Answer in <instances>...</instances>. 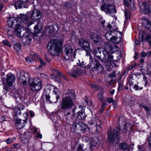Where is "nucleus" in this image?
Segmentation results:
<instances>
[{
    "instance_id": "1",
    "label": "nucleus",
    "mask_w": 151,
    "mask_h": 151,
    "mask_svg": "<svg viewBox=\"0 0 151 151\" xmlns=\"http://www.w3.org/2000/svg\"><path fill=\"white\" fill-rule=\"evenodd\" d=\"M105 45L106 50L96 47L94 50V53L99 60L106 65L114 64L116 60L114 59L112 53L117 50V46L109 42H106Z\"/></svg>"
},
{
    "instance_id": "2",
    "label": "nucleus",
    "mask_w": 151,
    "mask_h": 151,
    "mask_svg": "<svg viewBox=\"0 0 151 151\" xmlns=\"http://www.w3.org/2000/svg\"><path fill=\"white\" fill-rule=\"evenodd\" d=\"M76 97V94L74 90H69L61 101V109L64 110L71 109L74 106Z\"/></svg>"
},
{
    "instance_id": "3",
    "label": "nucleus",
    "mask_w": 151,
    "mask_h": 151,
    "mask_svg": "<svg viewBox=\"0 0 151 151\" xmlns=\"http://www.w3.org/2000/svg\"><path fill=\"white\" fill-rule=\"evenodd\" d=\"M62 46L60 41L57 40H52L48 44V50L51 56H57L60 54Z\"/></svg>"
},
{
    "instance_id": "4",
    "label": "nucleus",
    "mask_w": 151,
    "mask_h": 151,
    "mask_svg": "<svg viewBox=\"0 0 151 151\" xmlns=\"http://www.w3.org/2000/svg\"><path fill=\"white\" fill-rule=\"evenodd\" d=\"M87 126L84 123L78 122L76 119L73 121L70 127L71 132L75 135H79L85 133Z\"/></svg>"
},
{
    "instance_id": "5",
    "label": "nucleus",
    "mask_w": 151,
    "mask_h": 151,
    "mask_svg": "<svg viewBox=\"0 0 151 151\" xmlns=\"http://www.w3.org/2000/svg\"><path fill=\"white\" fill-rule=\"evenodd\" d=\"M63 51L64 53L63 57L65 60L70 62L74 60L75 59L76 52L72 47L69 45H65L63 47Z\"/></svg>"
},
{
    "instance_id": "6",
    "label": "nucleus",
    "mask_w": 151,
    "mask_h": 151,
    "mask_svg": "<svg viewBox=\"0 0 151 151\" xmlns=\"http://www.w3.org/2000/svg\"><path fill=\"white\" fill-rule=\"evenodd\" d=\"M14 33L18 37H25L27 43L30 44L31 39L29 38V33L24 27H16L14 30Z\"/></svg>"
},
{
    "instance_id": "7",
    "label": "nucleus",
    "mask_w": 151,
    "mask_h": 151,
    "mask_svg": "<svg viewBox=\"0 0 151 151\" xmlns=\"http://www.w3.org/2000/svg\"><path fill=\"white\" fill-rule=\"evenodd\" d=\"M127 131V129L125 127L122 130L118 127H116L113 132H108V139L110 142H112L113 143L115 141L116 139L120 136V134H122L125 133Z\"/></svg>"
},
{
    "instance_id": "8",
    "label": "nucleus",
    "mask_w": 151,
    "mask_h": 151,
    "mask_svg": "<svg viewBox=\"0 0 151 151\" xmlns=\"http://www.w3.org/2000/svg\"><path fill=\"white\" fill-rule=\"evenodd\" d=\"M73 115L79 120H84L86 117L84 110L80 106H75L73 110Z\"/></svg>"
},
{
    "instance_id": "9",
    "label": "nucleus",
    "mask_w": 151,
    "mask_h": 151,
    "mask_svg": "<svg viewBox=\"0 0 151 151\" xmlns=\"http://www.w3.org/2000/svg\"><path fill=\"white\" fill-rule=\"evenodd\" d=\"M29 83L30 88L33 91H38L42 88V81L38 78H35L33 82Z\"/></svg>"
},
{
    "instance_id": "10",
    "label": "nucleus",
    "mask_w": 151,
    "mask_h": 151,
    "mask_svg": "<svg viewBox=\"0 0 151 151\" xmlns=\"http://www.w3.org/2000/svg\"><path fill=\"white\" fill-rule=\"evenodd\" d=\"M19 19L20 20L21 24L23 26L27 27L28 29V27L33 23V22L30 20L27 15L21 14L19 16Z\"/></svg>"
},
{
    "instance_id": "11",
    "label": "nucleus",
    "mask_w": 151,
    "mask_h": 151,
    "mask_svg": "<svg viewBox=\"0 0 151 151\" xmlns=\"http://www.w3.org/2000/svg\"><path fill=\"white\" fill-rule=\"evenodd\" d=\"M104 92V89L101 88L97 95L98 99L100 101L102 102L101 109L99 110V112L100 114L102 113V111L104 110V108L107 105V101L106 100H104V98L103 96V93Z\"/></svg>"
},
{
    "instance_id": "12",
    "label": "nucleus",
    "mask_w": 151,
    "mask_h": 151,
    "mask_svg": "<svg viewBox=\"0 0 151 151\" xmlns=\"http://www.w3.org/2000/svg\"><path fill=\"white\" fill-rule=\"evenodd\" d=\"M101 9L108 14H110L112 12L116 13L115 10V6L113 5L108 4H103L101 6Z\"/></svg>"
},
{
    "instance_id": "13",
    "label": "nucleus",
    "mask_w": 151,
    "mask_h": 151,
    "mask_svg": "<svg viewBox=\"0 0 151 151\" xmlns=\"http://www.w3.org/2000/svg\"><path fill=\"white\" fill-rule=\"evenodd\" d=\"M17 76L18 81L20 83L22 84L23 85H25L27 83V81L26 77H28V82L29 83H30V77L28 73H27L23 75H22L20 73H19L18 74Z\"/></svg>"
},
{
    "instance_id": "14",
    "label": "nucleus",
    "mask_w": 151,
    "mask_h": 151,
    "mask_svg": "<svg viewBox=\"0 0 151 151\" xmlns=\"http://www.w3.org/2000/svg\"><path fill=\"white\" fill-rule=\"evenodd\" d=\"M6 76V81L7 85L11 86L14 82L16 79L15 76L12 73H10L7 75Z\"/></svg>"
},
{
    "instance_id": "15",
    "label": "nucleus",
    "mask_w": 151,
    "mask_h": 151,
    "mask_svg": "<svg viewBox=\"0 0 151 151\" xmlns=\"http://www.w3.org/2000/svg\"><path fill=\"white\" fill-rule=\"evenodd\" d=\"M24 107L21 105H19L14 110V119L19 118L21 114V110L24 109Z\"/></svg>"
},
{
    "instance_id": "16",
    "label": "nucleus",
    "mask_w": 151,
    "mask_h": 151,
    "mask_svg": "<svg viewBox=\"0 0 151 151\" xmlns=\"http://www.w3.org/2000/svg\"><path fill=\"white\" fill-rule=\"evenodd\" d=\"M41 17V14L39 11L37 9L34 10L31 14L30 18L34 21H37Z\"/></svg>"
},
{
    "instance_id": "17",
    "label": "nucleus",
    "mask_w": 151,
    "mask_h": 151,
    "mask_svg": "<svg viewBox=\"0 0 151 151\" xmlns=\"http://www.w3.org/2000/svg\"><path fill=\"white\" fill-rule=\"evenodd\" d=\"M79 44L81 47L86 50H88L90 48V46L88 42L84 40L83 38H81L79 40Z\"/></svg>"
},
{
    "instance_id": "18",
    "label": "nucleus",
    "mask_w": 151,
    "mask_h": 151,
    "mask_svg": "<svg viewBox=\"0 0 151 151\" xmlns=\"http://www.w3.org/2000/svg\"><path fill=\"white\" fill-rule=\"evenodd\" d=\"M82 73V70L78 68L76 70H73L72 71H69L67 72L68 75L74 78H76L81 75Z\"/></svg>"
},
{
    "instance_id": "19",
    "label": "nucleus",
    "mask_w": 151,
    "mask_h": 151,
    "mask_svg": "<svg viewBox=\"0 0 151 151\" xmlns=\"http://www.w3.org/2000/svg\"><path fill=\"white\" fill-rule=\"evenodd\" d=\"M16 121L15 125L17 128L18 129H22L25 125L26 121L25 120H21L19 118L15 119Z\"/></svg>"
},
{
    "instance_id": "20",
    "label": "nucleus",
    "mask_w": 151,
    "mask_h": 151,
    "mask_svg": "<svg viewBox=\"0 0 151 151\" xmlns=\"http://www.w3.org/2000/svg\"><path fill=\"white\" fill-rule=\"evenodd\" d=\"M141 3L142 5L141 7L143 12L145 13H150L151 11L149 4L145 2H142Z\"/></svg>"
},
{
    "instance_id": "21",
    "label": "nucleus",
    "mask_w": 151,
    "mask_h": 151,
    "mask_svg": "<svg viewBox=\"0 0 151 151\" xmlns=\"http://www.w3.org/2000/svg\"><path fill=\"white\" fill-rule=\"evenodd\" d=\"M124 3L128 8L132 10L134 9V0H128V2L126 0H124Z\"/></svg>"
},
{
    "instance_id": "22",
    "label": "nucleus",
    "mask_w": 151,
    "mask_h": 151,
    "mask_svg": "<svg viewBox=\"0 0 151 151\" xmlns=\"http://www.w3.org/2000/svg\"><path fill=\"white\" fill-rule=\"evenodd\" d=\"M101 124V122L99 120H91L89 122V124L91 125H93L95 128V130L96 131L98 129V127L101 128V126L100 125Z\"/></svg>"
},
{
    "instance_id": "23",
    "label": "nucleus",
    "mask_w": 151,
    "mask_h": 151,
    "mask_svg": "<svg viewBox=\"0 0 151 151\" xmlns=\"http://www.w3.org/2000/svg\"><path fill=\"white\" fill-rule=\"evenodd\" d=\"M79 63H77L78 65L82 67L83 68H91L92 65L93 64V63H92V61H90V62L87 65L86 64V63L83 61H81V62L80 61L78 60Z\"/></svg>"
},
{
    "instance_id": "24",
    "label": "nucleus",
    "mask_w": 151,
    "mask_h": 151,
    "mask_svg": "<svg viewBox=\"0 0 151 151\" xmlns=\"http://www.w3.org/2000/svg\"><path fill=\"white\" fill-rule=\"evenodd\" d=\"M115 33H114L112 30L108 31L106 32L105 36L106 38L108 40H110L111 39L116 35Z\"/></svg>"
},
{
    "instance_id": "25",
    "label": "nucleus",
    "mask_w": 151,
    "mask_h": 151,
    "mask_svg": "<svg viewBox=\"0 0 151 151\" xmlns=\"http://www.w3.org/2000/svg\"><path fill=\"white\" fill-rule=\"evenodd\" d=\"M90 37L93 40L94 42L97 43L99 42V36L94 32H92L90 35Z\"/></svg>"
},
{
    "instance_id": "26",
    "label": "nucleus",
    "mask_w": 151,
    "mask_h": 151,
    "mask_svg": "<svg viewBox=\"0 0 151 151\" xmlns=\"http://www.w3.org/2000/svg\"><path fill=\"white\" fill-rule=\"evenodd\" d=\"M55 26H46L45 28V32L49 34H52L55 31Z\"/></svg>"
},
{
    "instance_id": "27",
    "label": "nucleus",
    "mask_w": 151,
    "mask_h": 151,
    "mask_svg": "<svg viewBox=\"0 0 151 151\" xmlns=\"http://www.w3.org/2000/svg\"><path fill=\"white\" fill-rule=\"evenodd\" d=\"M16 21V20L13 17H9L7 21L9 27H12V26L15 22Z\"/></svg>"
},
{
    "instance_id": "28",
    "label": "nucleus",
    "mask_w": 151,
    "mask_h": 151,
    "mask_svg": "<svg viewBox=\"0 0 151 151\" xmlns=\"http://www.w3.org/2000/svg\"><path fill=\"white\" fill-rule=\"evenodd\" d=\"M58 90L57 88L55 87L54 88V91H53L55 94L53 95V97L54 98L52 99V100L53 101H57L60 98V96L58 95H57Z\"/></svg>"
},
{
    "instance_id": "29",
    "label": "nucleus",
    "mask_w": 151,
    "mask_h": 151,
    "mask_svg": "<svg viewBox=\"0 0 151 151\" xmlns=\"http://www.w3.org/2000/svg\"><path fill=\"white\" fill-rule=\"evenodd\" d=\"M107 27L110 30H112L114 33H115L117 30V27L115 25V24L113 23H112L111 24H108Z\"/></svg>"
},
{
    "instance_id": "30",
    "label": "nucleus",
    "mask_w": 151,
    "mask_h": 151,
    "mask_svg": "<svg viewBox=\"0 0 151 151\" xmlns=\"http://www.w3.org/2000/svg\"><path fill=\"white\" fill-rule=\"evenodd\" d=\"M94 68L96 69L100 72L102 71L103 70V67L100 63L99 61L96 62Z\"/></svg>"
},
{
    "instance_id": "31",
    "label": "nucleus",
    "mask_w": 151,
    "mask_h": 151,
    "mask_svg": "<svg viewBox=\"0 0 151 151\" xmlns=\"http://www.w3.org/2000/svg\"><path fill=\"white\" fill-rule=\"evenodd\" d=\"M29 54L33 59H39V58H40L39 55L37 53L33 51L30 52Z\"/></svg>"
},
{
    "instance_id": "32",
    "label": "nucleus",
    "mask_w": 151,
    "mask_h": 151,
    "mask_svg": "<svg viewBox=\"0 0 151 151\" xmlns=\"http://www.w3.org/2000/svg\"><path fill=\"white\" fill-rule=\"evenodd\" d=\"M150 20L146 18H142V25L144 27V28H145V27L147 26V25L149 23Z\"/></svg>"
},
{
    "instance_id": "33",
    "label": "nucleus",
    "mask_w": 151,
    "mask_h": 151,
    "mask_svg": "<svg viewBox=\"0 0 151 151\" xmlns=\"http://www.w3.org/2000/svg\"><path fill=\"white\" fill-rule=\"evenodd\" d=\"M39 24L36 25L34 27V29H35V32L37 34L39 33L40 32L42 29V25L41 24L40 25V27L39 28L38 26Z\"/></svg>"
},
{
    "instance_id": "34",
    "label": "nucleus",
    "mask_w": 151,
    "mask_h": 151,
    "mask_svg": "<svg viewBox=\"0 0 151 151\" xmlns=\"http://www.w3.org/2000/svg\"><path fill=\"white\" fill-rule=\"evenodd\" d=\"M14 47L15 50L18 52H20L21 51V47L19 44L17 43L14 46Z\"/></svg>"
},
{
    "instance_id": "35",
    "label": "nucleus",
    "mask_w": 151,
    "mask_h": 151,
    "mask_svg": "<svg viewBox=\"0 0 151 151\" xmlns=\"http://www.w3.org/2000/svg\"><path fill=\"white\" fill-rule=\"evenodd\" d=\"M116 35L114 37H113L111 40L110 41H111L113 43L119 44L120 42V40L118 38L116 37Z\"/></svg>"
},
{
    "instance_id": "36",
    "label": "nucleus",
    "mask_w": 151,
    "mask_h": 151,
    "mask_svg": "<svg viewBox=\"0 0 151 151\" xmlns=\"http://www.w3.org/2000/svg\"><path fill=\"white\" fill-rule=\"evenodd\" d=\"M151 40V36L150 35H147L145 37V39L143 37H142L141 38V40L142 42H144L145 40L148 42Z\"/></svg>"
},
{
    "instance_id": "37",
    "label": "nucleus",
    "mask_w": 151,
    "mask_h": 151,
    "mask_svg": "<svg viewBox=\"0 0 151 151\" xmlns=\"http://www.w3.org/2000/svg\"><path fill=\"white\" fill-rule=\"evenodd\" d=\"M119 147L122 150H127V146L126 143H121L119 145Z\"/></svg>"
},
{
    "instance_id": "38",
    "label": "nucleus",
    "mask_w": 151,
    "mask_h": 151,
    "mask_svg": "<svg viewBox=\"0 0 151 151\" xmlns=\"http://www.w3.org/2000/svg\"><path fill=\"white\" fill-rule=\"evenodd\" d=\"M22 4L20 1H17L15 4V7L16 9L22 8Z\"/></svg>"
},
{
    "instance_id": "39",
    "label": "nucleus",
    "mask_w": 151,
    "mask_h": 151,
    "mask_svg": "<svg viewBox=\"0 0 151 151\" xmlns=\"http://www.w3.org/2000/svg\"><path fill=\"white\" fill-rule=\"evenodd\" d=\"M2 43L3 45L7 46L9 47H10L12 46L10 43L6 40H4L2 41Z\"/></svg>"
},
{
    "instance_id": "40",
    "label": "nucleus",
    "mask_w": 151,
    "mask_h": 151,
    "mask_svg": "<svg viewBox=\"0 0 151 151\" xmlns=\"http://www.w3.org/2000/svg\"><path fill=\"white\" fill-rule=\"evenodd\" d=\"M53 74L56 76V75H58L59 76L61 75V73L57 70L55 69H53L52 70Z\"/></svg>"
},
{
    "instance_id": "41",
    "label": "nucleus",
    "mask_w": 151,
    "mask_h": 151,
    "mask_svg": "<svg viewBox=\"0 0 151 151\" xmlns=\"http://www.w3.org/2000/svg\"><path fill=\"white\" fill-rule=\"evenodd\" d=\"M39 60L41 63V65L39 66V68H40L42 66H45L46 65L45 63L40 58H39Z\"/></svg>"
},
{
    "instance_id": "42",
    "label": "nucleus",
    "mask_w": 151,
    "mask_h": 151,
    "mask_svg": "<svg viewBox=\"0 0 151 151\" xmlns=\"http://www.w3.org/2000/svg\"><path fill=\"white\" fill-rule=\"evenodd\" d=\"M50 77L52 79H54V81H58V78L56 76L54 75L53 74H51L50 76Z\"/></svg>"
},
{
    "instance_id": "43",
    "label": "nucleus",
    "mask_w": 151,
    "mask_h": 151,
    "mask_svg": "<svg viewBox=\"0 0 151 151\" xmlns=\"http://www.w3.org/2000/svg\"><path fill=\"white\" fill-rule=\"evenodd\" d=\"M135 102V100L134 98L133 97H131L129 99V104L130 105H133Z\"/></svg>"
},
{
    "instance_id": "44",
    "label": "nucleus",
    "mask_w": 151,
    "mask_h": 151,
    "mask_svg": "<svg viewBox=\"0 0 151 151\" xmlns=\"http://www.w3.org/2000/svg\"><path fill=\"white\" fill-rule=\"evenodd\" d=\"M86 55L87 56H89V59L90 60V61H92V63H93V60L92 56L91 55V54L89 52L87 51V50H86Z\"/></svg>"
},
{
    "instance_id": "45",
    "label": "nucleus",
    "mask_w": 151,
    "mask_h": 151,
    "mask_svg": "<svg viewBox=\"0 0 151 151\" xmlns=\"http://www.w3.org/2000/svg\"><path fill=\"white\" fill-rule=\"evenodd\" d=\"M145 109L146 111L147 115L148 116H150V111H151V108L150 107H147V108Z\"/></svg>"
},
{
    "instance_id": "46",
    "label": "nucleus",
    "mask_w": 151,
    "mask_h": 151,
    "mask_svg": "<svg viewBox=\"0 0 151 151\" xmlns=\"http://www.w3.org/2000/svg\"><path fill=\"white\" fill-rule=\"evenodd\" d=\"M16 91V90L14 89L13 90V96L14 98H16L17 97H20L21 96L20 94H19L18 93L16 94L15 92Z\"/></svg>"
},
{
    "instance_id": "47",
    "label": "nucleus",
    "mask_w": 151,
    "mask_h": 151,
    "mask_svg": "<svg viewBox=\"0 0 151 151\" xmlns=\"http://www.w3.org/2000/svg\"><path fill=\"white\" fill-rule=\"evenodd\" d=\"M26 60L27 62L28 63H32L33 60L31 58L29 57H27L26 58Z\"/></svg>"
},
{
    "instance_id": "48",
    "label": "nucleus",
    "mask_w": 151,
    "mask_h": 151,
    "mask_svg": "<svg viewBox=\"0 0 151 151\" xmlns=\"http://www.w3.org/2000/svg\"><path fill=\"white\" fill-rule=\"evenodd\" d=\"M145 29L151 31V22L150 21L149 24L145 27Z\"/></svg>"
},
{
    "instance_id": "49",
    "label": "nucleus",
    "mask_w": 151,
    "mask_h": 151,
    "mask_svg": "<svg viewBox=\"0 0 151 151\" xmlns=\"http://www.w3.org/2000/svg\"><path fill=\"white\" fill-rule=\"evenodd\" d=\"M52 99H53L54 98V97H53V96L51 97V100H50V96H49V95H46V99L47 100H48L49 101H50L51 102H56V101H53L52 100Z\"/></svg>"
},
{
    "instance_id": "50",
    "label": "nucleus",
    "mask_w": 151,
    "mask_h": 151,
    "mask_svg": "<svg viewBox=\"0 0 151 151\" xmlns=\"http://www.w3.org/2000/svg\"><path fill=\"white\" fill-rule=\"evenodd\" d=\"M134 88L136 90H137L142 89L143 88V87H141L138 86L137 85L135 84L134 85Z\"/></svg>"
},
{
    "instance_id": "51",
    "label": "nucleus",
    "mask_w": 151,
    "mask_h": 151,
    "mask_svg": "<svg viewBox=\"0 0 151 151\" xmlns=\"http://www.w3.org/2000/svg\"><path fill=\"white\" fill-rule=\"evenodd\" d=\"M116 72L115 71H113L109 74V76L110 78L114 77L116 76Z\"/></svg>"
},
{
    "instance_id": "52",
    "label": "nucleus",
    "mask_w": 151,
    "mask_h": 151,
    "mask_svg": "<svg viewBox=\"0 0 151 151\" xmlns=\"http://www.w3.org/2000/svg\"><path fill=\"white\" fill-rule=\"evenodd\" d=\"M107 101L108 103L110 104L111 103L113 102L114 101V100L112 98L110 97L107 98Z\"/></svg>"
},
{
    "instance_id": "53",
    "label": "nucleus",
    "mask_w": 151,
    "mask_h": 151,
    "mask_svg": "<svg viewBox=\"0 0 151 151\" xmlns=\"http://www.w3.org/2000/svg\"><path fill=\"white\" fill-rule=\"evenodd\" d=\"M132 80L133 79L132 78H130L128 81V83L130 86H131L134 84V82L132 81Z\"/></svg>"
},
{
    "instance_id": "54",
    "label": "nucleus",
    "mask_w": 151,
    "mask_h": 151,
    "mask_svg": "<svg viewBox=\"0 0 151 151\" xmlns=\"http://www.w3.org/2000/svg\"><path fill=\"white\" fill-rule=\"evenodd\" d=\"M124 15L125 16L126 18V19H128L129 17V14L127 11L126 10L124 12Z\"/></svg>"
},
{
    "instance_id": "55",
    "label": "nucleus",
    "mask_w": 151,
    "mask_h": 151,
    "mask_svg": "<svg viewBox=\"0 0 151 151\" xmlns=\"http://www.w3.org/2000/svg\"><path fill=\"white\" fill-rule=\"evenodd\" d=\"M115 82V80L113 79H111L109 82L107 83V84L111 86L112 84L114 83Z\"/></svg>"
},
{
    "instance_id": "56",
    "label": "nucleus",
    "mask_w": 151,
    "mask_h": 151,
    "mask_svg": "<svg viewBox=\"0 0 151 151\" xmlns=\"http://www.w3.org/2000/svg\"><path fill=\"white\" fill-rule=\"evenodd\" d=\"M6 120L5 118L3 116H0V122H4Z\"/></svg>"
},
{
    "instance_id": "57",
    "label": "nucleus",
    "mask_w": 151,
    "mask_h": 151,
    "mask_svg": "<svg viewBox=\"0 0 151 151\" xmlns=\"http://www.w3.org/2000/svg\"><path fill=\"white\" fill-rule=\"evenodd\" d=\"M136 63H134L130 67H129L128 69V70H131L133 68L136 67Z\"/></svg>"
},
{
    "instance_id": "58",
    "label": "nucleus",
    "mask_w": 151,
    "mask_h": 151,
    "mask_svg": "<svg viewBox=\"0 0 151 151\" xmlns=\"http://www.w3.org/2000/svg\"><path fill=\"white\" fill-rule=\"evenodd\" d=\"M64 6L66 7H68L70 6L71 5L70 2H66L64 4Z\"/></svg>"
},
{
    "instance_id": "59",
    "label": "nucleus",
    "mask_w": 151,
    "mask_h": 151,
    "mask_svg": "<svg viewBox=\"0 0 151 151\" xmlns=\"http://www.w3.org/2000/svg\"><path fill=\"white\" fill-rule=\"evenodd\" d=\"M139 107H142L145 109L147 107V106H146V105L143 103H141L140 104Z\"/></svg>"
},
{
    "instance_id": "60",
    "label": "nucleus",
    "mask_w": 151,
    "mask_h": 151,
    "mask_svg": "<svg viewBox=\"0 0 151 151\" xmlns=\"http://www.w3.org/2000/svg\"><path fill=\"white\" fill-rule=\"evenodd\" d=\"M146 56H147L146 53L144 51H142L141 53V57L142 58H144Z\"/></svg>"
},
{
    "instance_id": "61",
    "label": "nucleus",
    "mask_w": 151,
    "mask_h": 151,
    "mask_svg": "<svg viewBox=\"0 0 151 151\" xmlns=\"http://www.w3.org/2000/svg\"><path fill=\"white\" fill-rule=\"evenodd\" d=\"M122 85L120 83H119V86H118V91H121L122 90Z\"/></svg>"
},
{
    "instance_id": "62",
    "label": "nucleus",
    "mask_w": 151,
    "mask_h": 151,
    "mask_svg": "<svg viewBox=\"0 0 151 151\" xmlns=\"http://www.w3.org/2000/svg\"><path fill=\"white\" fill-rule=\"evenodd\" d=\"M11 138H9L5 140L6 142L7 143V144H10L12 143V142L11 141Z\"/></svg>"
},
{
    "instance_id": "63",
    "label": "nucleus",
    "mask_w": 151,
    "mask_h": 151,
    "mask_svg": "<svg viewBox=\"0 0 151 151\" xmlns=\"http://www.w3.org/2000/svg\"><path fill=\"white\" fill-rule=\"evenodd\" d=\"M29 113L31 117H32L34 116V113L33 111H29Z\"/></svg>"
},
{
    "instance_id": "64",
    "label": "nucleus",
    "mask_w": 151,
    "mask_h": 151,
    "mask_svg": "<svg viewBox=\"0 0 151 151\" xmlns=\"http://www.w3.org/2000/svg\"><path fill=\"white\" fill-rule=\"evenodd\" d=\"M147 71L148 72H151V65H150L149 66H148L147 67Z\"/></svg>"
}]
</instances>
